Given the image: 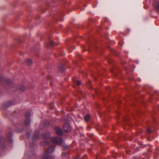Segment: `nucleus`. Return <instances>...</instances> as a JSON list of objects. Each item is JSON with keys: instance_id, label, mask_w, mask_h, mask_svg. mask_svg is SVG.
Masks as SVG:
<instances>
[{"instance_id": "6ab92c4d", "label": "nucleus", "mask_w": 159, "mask_h": 159, "mask_svg": "<svg viewBox=\"0 0 159 159\" xmlns=\"http://www.w3.org/2000/svg\"><path fill=\"white\" fill-rule=\"evenodd\" d=\"M27 136L28 137H29L30 136V134L29 133H28L27 134Z\"/></svg>"}, {"instance_id": "1a4fd4ad", "label": "nucleus", "mask_w": 159, "mask_h": 159, "mask_svg": "<svg viewBox=\"0 0 159 159\" xmlns=\"http://www.w3.org/2000/svg\"><path fill=\"white\" fill-rule=\"evenodd\" d=\"M26 90V87L24 85H20V92H24Z\"/></svg>"}, {"instance_id": "4468645a", "label": "nucleus", "mask_w": 159, "mask_h": 159, "mask_svg": "<svg viewBox=\"0 0 159 159\" xmlns=\"http://www.w3.org/2000/svg\"><path fill=\"white\" fill-rule=\"evenodd\" d=\"M7 105L8 106H10L13 105V103L11 102H9L7 103Z\"/></svg>"}, {"instance_id": "5701e85b", "label": "nucleus", "mask_w": 159, "mask_h": 159, "mask_svg": "<svg viewBox=\"0 0 159 159\" xmlns=\"http://www.w3.org/2000/svg\"><path fill=\"white\" fill-rule=\"evenodd\" d=\"M67 147V146H66V147H65V149H66Z\"/></svg>"}, {"instance_id": "412c9836", "label": "nucleus", "mask_w": 159, "mask_h": 159, "mask_svg": "<svg viewBox=\"0 0 159 159\" xmlns=\"http://www.w3.org/2000/svg\"><path fill=\"white\" fill-rule=\"evenodd\" d=\"M9 140L11 142H12V139L11 138L9 139Z\"/></svg>"}, {"instance_id": "a211bd4d", "label": "nucleus", "mask_w": 159, "mask_h": 159, "mask_svg": "<svg viewBox=\"0 0 159 159\" xmlns=\"http://www.w3.org/2000/svg\"><path fill=\"white\" fill-rule=\"evenodd\" d=\"M147 131L148 133H151V130L149 129H147Z\"/></svg>"}, {"instance_id": "2eb2a0df", "label": "nucleus", "mask_w": 159, "mask_h": 159, "mask_svg": "<svg viewBox=\"0 0 159 159\" xmlns=\"http://www.w3.org/2000/svg\"><path fill=\"white\" fill-rule=\"evenodd\" d=\"M74 82L75 83H76L77 85H80L81 84V82L80 81H78V80H76L75 81H74Z\"/></svg>"}, {"instance_id": "20e7f679", "label": "nucleus", "mask_w": 159, "mask_h": 159, "mask_svg": "<svg viewBox=\"0 0 159 159\" xmlns=\"http://www.w3.org/2000/svg\"><path fill=\"white\" fill-rule=\"evenodd\" d=\"M55 131L56 134L58 135L61 136L62 135L63 131L60 128L56 127L55 128Z\"/></svg>"}, {"instance_id": "f257e3e1", "label": "nucleus", "mask_w": 159, "mask_h": 159, "mask_svg": "<svg viewBox=\"0 0 159 159\" xmlns=\"http://www.w3.org/2000/svg\"><path fill=\"white\" fill-rule=\"evenodd\" d=\"M54 151V149L52 147L49 148L46 151V153L44 154L42 159H52V157L47 155L48 153H52Z\"/></svg>"}, {"instance_id": "b1692460", "label": "nucleus", "mask_w": 159, "mask_h": 159, "mask_svg": "<svg viewBox=\"0 0 159 159\" xmlns=\"http://www.w3.org/2000/svg\"><path fill=\"white\" fill-rule=\"evenodd\" d=\"M30 146H31V147H32L33 146V145H30Z\"/></svg>"}, {"instance_id": "6e6552de", "label": "nucleus", "mask_w": 159, "mask_h": 159, "mask_svg": "<svg viewBox=\"0 0 159 159\" xmlns=\"http://www.w3.org/2000/svg\"><path fill=\"white\" fill-rule=\"evenodd\" d=\"M26 62L28 65L31 66L33 64V61L30 59H27L26 60Z\"/></svg>"}, {"instance_id": "f03ea898", "label": "nucleus", "mask_w": 159, "mask_h": 159, "mask_svg": "<svg viewBox=\"0 0 159 159\" xmlns=\"http://www.w3.org/2000/svg\"><path fill=\"white\" fill-rule=\"evenodd\" d=\"M51 140L52 143L56 144H60L62 142V139L59 137L52 138Z\"/></svg>"}, {"instance_id": "7ed1b4c3", "label": "nucleus", "mask_w": 159, "mask_h": 159, "mask_svg": "<svg viewBox=\"0 0 159 159\" xmlns=\"http://www.w3.org/2000/svg\"><path fill=\"white\" fill-rule=\"evenodd\" d=\"M63 128L64 131L66 133L69 132L71 129L70 126L68 123H65L63 125Z\"/></svg>"}, {"instance_id": "ddd939ff", "label": "nucleus", "mask_w": 159, "mask_h": 159, "mask_svg": "<svg viewBox=\"0 0 159 159\" xmlns=\"http://www.w3.org/2000/svg\"><path fill=\"white\" fill-rule=\"evenodd\" d=\"M25 116L26 118H29L30 117V113L29 112H26L25 113Z\"/></svg>"}, {"instance_id": "39448f33", "label": "nucleus", "mask_w": 159, "mask_h": 159, "mask_svg": "<svg viewBox=\"0 0 159 159\" xmlns=\"http://www.w3.org/2000/svg\"><path fill=\"white\" fill-rule=\"evenodd\" d=\"M26 154L29 157H31L34 155L35 154V153L34 151L31 150L26 153Z\"/></svg>"}, {"instance_id": "423d86ee", "label": "nucleus", "mask_w": 159, "mask_h": 159, "mask_svg": "<svg viewBox=\"0 0 159 159\" xmlns=\"http://www.w3.org/2000/svg\"><path fill=\"white\" fill-rule=\"evenodd\" d=\"M38 132H37L36 134H34L33 138V140L34 141H35L38 139Z\"/></svg>"}, {"instance_id": "dca6fc26", "label": "nucleus", "mask_w": 159, "mask_h": 159, "mask_svg": "<svg viewBox=\"0 0 159 159\" xmlns=\"http://www.w3.org/2000/svg\"><path fill=\"white\" fill-rule=\"evenodd\" d=\"M54 42L53 41H51L50 43V45L51 46H52Z\"/></svg>"}, {"instance_id": "f3484780", "label": "nucleus", "mask_w": 159, "mask_h": 159, "mask_svg": "<svg viewBox=\"0 0 159 159\" xmlns=\"http://www.w3.org/2000/svg\"><path fill=\"white\" fill-rule=\"evenodd\" d=\"M66 155V153L65 152L61 154V156L63 157H65Z\"/></svg>"}, {"instance_id": "393cba45", "label": "nucleus", "mask_w": 159, "mask_h": 159, "mask_svg": "<svg viewBox=\"0 0 159 159\" xmlns=\"http://www.w3.org/2000/svg\"><path fill=\"white\" fill-rule=\"evenodd\" d=\"M80 159L79 158H76V159Z\"/></svg>"}, {"instance_id": "9d476101", "label": "nucleus", "mask_w": 159, "mask_h": 159, "mask_svg": "<svg viewBox=\"0 0 159 159\" xmlns=\"http://www.w3.org/2000/svg\"><path fill=\"white\" fill-rule=\"evenodd\" d=\"M49 143L48 141H46L41 142L40 143V145L41 146H44L45 145H47Z\"/></svg>"}, {"instance_id": "9b49d317", "label": "nucleus", "mask_w": 159, "mask_h": 159, "mask_svg": "<svg viewBox=\"0 0 159 159\" xmlns=\"http://www.w3.org/2000/svg\"><path fill=\"white\" fill-rule=\"evenodd\" d=\"M43 136L45 139H48L50 137V135L48 133H46L44 134Z\"/></svg>"}, {"instance_id": "aec40b11", "label": "nucleus", "mask_w": 159, "mask_h": 159, "mask_svg": "<svg viewBox=\"0 0 159 159\" xmlns=\"http://www.w3.org/2000/svg\"><path fill=\"white\" fill-rule=\"evenodd\" d=\"M1 146H2V147H4V145H3L2 144H0V147Z\"/></svg>"}, {"instance_id": "f8f14e48", "label": "nucleus", "mask_w": 159, "mask_h": 159, "mask_svg": "<svg viewBox=\"0 0 159 159\" xmlns=\"http://www.w3.org/2000/svg\"><path fill=\"white\" fill-rule=\"evenodd\" d=\"M24 123L25 125H28L30 123V121L29 119H27L25 121Z\"/></svg>"}, {"instance_id": "4be33fe9", "label": "nucleus", "mask_w": 159, "mask_h": 159, "mask_svg": "<svg viewBox=\"0 0 159 159\" xmlns=\"http://www.w3.org/2000/svg\"><path fill=\"white\" fill-rule=\"evenodd\" d=\"M157 8L159 10V5H157Z\"/></svg>"}, {"instance_id": "0eeeda50", "label": "nucleus", "mask_w": 159, "mask_h": 159, "mask_svg": "<svg viewBox=\"0 0 159 159\" xmlns=\"http://www.w3.org/2000/svg\"><path fill=\"white\" fill-rule=\"evenodd\" d=\"M90 116L89 114L86 115L84 117V120L86 122H87L89 120Z\"/></svg>"}]
</instances>
